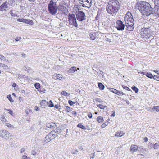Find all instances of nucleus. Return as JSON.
Here are the masks:
<instances>
[{
  "label": "nucleus",
  "mask_w": 159,
  "mask_h": 159,
  "mask_svg": "<svg viewBox=\"0 0 159 159\" xmlns=\"http://www.w3.org/2000/svg\"><path fill=\"white\" fill-rule=\"evenodd\" d=\"M120 5L119 2L116 0L109 1L107 3L106 10L110 14H115L120 10Z\"/></svg>",
  "instance_id": "nucleus-1"
},
{
  "label": "nucleus",
  "mask_w": 159,
  "mask_h": 159,
  "mask_svg": "<svg viewBox=\"0 0 159 159\" xmlns=\"http://www.w3.org/2000/svg\"><path fill=\"white\" fill-rule=\"evenodd\" d=\"M139 9L143 15L148 16L153 13L152 8L148 3L143 2H142L139 6Z\"/></svg>",
  "instance_id": "nucleus-2"
},
{
  "label": "nucleus",
  "mask_w": 159,
  "mask_h": 159,
  "mask_svg": "<svg viewBox=\"0 0 159 159\" xmlns=\"http://www.w3.org/2000/svg\"><path fill=\"white\" fill-rule=\"evenodd\" d=\"M124 20L127 29L129 31H132L134 29V20L130 12H128L124 17Z\"/></svg>",
  "instance_id": "nucleus-3"
},
{
  "label": "nucleus",
  "mask_w": 159,
  "mask_h": 159,
  "mask_svg": "<svg viewBox=\"0 0 159 159\" xmlns=\"http://www.w3.org/2000/svg\"><path fill=\"white\" fill-rule=\"evenodd\" d=\"M48 9L49 13L51 14L56 15L58 10L56 3L52 0H51L48 5Z\"/></svg>",
  "instance_id": "nucleus-4"
},
{
  "label": "nucleus",
  "mask_w": 159,
  "mask_h": 159,
  "mask_svg": "<svg viewBox=\"0 0 159 159\" xmlns=\"http://www.w3.org/2000/svg\"><path fill=\"white\" fill-rule=\"evenodd\" d=\"M58 134V133L57 131L51 132L45 137V142L46 143L48 142L51 140L54 139L56 137H57Z\"/></svg>",
  "instance_id": "nucleus-5"
},
{
  "label": "nucleus",
  "mask_w": 159,
  "mask_h": 159,
  "mask_svg": "<svg viewBox=\"0 0 159 159\" xmlns=\"http://www.w3.org/2000/svg\"><path fill=\"white\" fill-rule=\"evenodd\" d=\"M140 34L142 37L149 38L151 36V31L149 28H143L141 30Z\"/></svg>",
  "instance_id": "nucleus-6"
},
{
  "label": "nucleus",
  "mask_w": 159,
  "mask_h": 159,
  "mask_svg": "<svg viewBox=\"0 0 159 159\" xmlns=\"http://www.w3.org/2000/svg\"><path fill=\"white\" fill-rule=\"evenodd\" d=\"M0 136L6 140H10L11 139L12 135L6 130H0Z\"/></svg>",
  "instance_id": "nucleus-7"
},
{
  "label": "nucleus",
  "mask_w": 159,
  "mask_h": 159,
  "mask_svg": "<svg viewBox=\"0 0 159 159\" xmlns=\"http://www.w3.org/2000/svg\"><path fill=\"white\" fill-rule=\"evenodd\" d=\"M68 16V21L70 25L74 26L75 27H77V24L76 21L75 15L74 14H69Z\"/></svg>",
  "instance_id": "nucleus-8"
},
{
  "label": "nucleus",
  "mask_w": 159,
  "mask_h": 159,
  "mask_svg": "<svg viewBox=\"0 0 159 159\" xmlns=\"http://www.w3.org/2000/svg\"><path fill=\"white\" fill-rule=\"evenodd\" d=\"M76 18L79 21H82L85 19V16L84 13L81 11H76Z\"/></svg>",
  "instance_id": "nucleus-9"
},
{
  "label": "nucleus",
  "mask_w": 159,
  "mask_h": 159,
  "mask_svg": "<svg viewBox=\"0 0 159 159\" xmlns=\"http://www.w3.org/2000/svg\"><path fill=\"white\" fill-rule=\"evenodd\" d=\"M154 2L155 7L153 8V14L156 16H159V0H155Z\"/></svg>",
  "instance_id": "nucleus-10"
},
{
  "label": "nucleus",
  "mask_w": 159,
  "mask_h": 159,
  "mask_svg": "<svg viewBox=\"0 0 159 159\" xmlns=\"http://www.w3.org/2000/svg\"><path fill=\"white\" fill-rule=\"evenodd\" d=\"M116 27L118 30L122 31L124 30L125 25L122 21L118 20L116 21Z\"/></svg>",
  "instance_id": "nucleus-11"
},
{
  "label": "nucleus",
  "mask_w": 159,
  "mask_h": 159,
  "mask_svg": "<svg viewBox=\"0 0 159 159\" xmlns=\"http://www.w3.org/2000/svg\"><path fill=\"white\" fill-rule=\"evenodd\" d=\"M18 78L22 82H28L29 81V79L28 77L25 75H18Z\"/></svg>",
  "instance_id": "nucleus-12"
},
{
  "label": "nucleus",
  "mask_w": 159,
  "mask_h": 159,
  "mask_svg": "<svg viewBox=\"0 0 159 159\" xmlns=\"http://www.w3.org/2000/svg\"><path fill=\"white\" fill-rule=\"evenodd\" d=\"M52 78L57 80H62L64 79L63 75H61L58 74H54L52 76Z\"/></svg>",
  "instance_id": "nucleus-13"
},
{
  "label": "nucleus",
  "mask_w": 159,
  "mask_h": 159,
  "mask_svg": "<svg viewBox=\"0 0 159 159\" xmlns=\"http://www.w3.org/2000/svg\"><path fill=\"white\" fill-rule=\"evenodd\" d=\"M84 7H87L88 8H90L91 6V0H87L84 1V4L82 5Z\"/></svg>",
  "instance_id": "nucleus-14"
},
{
  "label": "nucleus",
  "mask_w": 159,
  "mask_h": 159,
  "mask_svg": "<svg viewBox=\"0 0 159 159\" xmlns=\"http://www.w3.org/2000/svg\"><path fill=\"white\" fill-rule=\"evenodd\" d=\"M138 149V146L135 145H132L130 148V152L132 153L136 152Z\"/></svg>",
  "instance_id": "nucleus-15"
},
{
  "label": "nucleus",
  "mask_w": 159,
  "mask_h": 159,
  "mask_svg": "<svg viewBox=\"0 0 159 159\" xmlns=\"http://www.w3.org/2000/svg\"><path fill=\"white\" fill-rule=\"evenodd\" d=\"M139 73H141V74L144 75L150 78H152L153 77L152 74L150 72H139Z\"/></svg>",
  "instance_id": "nucleus-16"
},
{
  "label": "nucleus",
  "mask_w": 159,
  "mask_h": 159,
  "mask_svg": "<svg viewBox=\"0 0 159 159\" xmlns=\"http://www.w3.org/2000/svg\"><path fill=\"white\" fill-rule=\"evenodd\" d=\"M7 5V2H5L4 4H2L0 6V10L1 11L5 10L8 7Z\"/></svg>",
  "instance_id": "nucleus-17"
},
{
  "label": "nucleus",
  "mask_w": 159,
  "mask_h": 159,
  "mask_svg": "<svg viewBox=\"0 0 159 159\" xmlns=\"http://www.w3.org/2000/svg\"><path fill=\"white\" fill-rule=\"evenodd\" d=\"M125 134L123 132L119 131L117 132L115 134V136L116 137H120Z\"/></svg>",
  "instance_id": "nucleus-18"
},
{
  "label": "nucleus",
  "mask_w": 159,
  "mask_h": 159,
  "mask_svg": "<svg viewBox=\"0 0 159 159\" xmlns=\"http://www.w3.org/2000/svg\"><path fill=\"white\" fill-rule=\"evenodd\" d=\"M155 111H156L157 112L159 111V105L158 106H154L150 110L151 112H153Z\"/></svg>",
  "instance_id": "nucleus-19"
},
{
  "label": "nucleus",
  "mask_w": 159,
  "mask_h": 159,
  "mask_svg": "<svg viewBox=\"0 0 159 159\" xmlns=\"http://www.w3.org/2000/svg\"><path fill=\"white\" fill-rule=\"evenodd\" d=\"M149 144L152 145V148L154 149H158L159 148V144L157 143H156L155 144H152L151 143H150Z\"/></svg>",
  "instance_id": "nucleus-20"
},
{
  "label": "nucleus",
  "mask_w": 159,
  "mask_h": 159,
  "mask_svg": "<svg viewBox=\"0 0 159 159\" xmlns=\"http://www.w3.org/2000/svg\"><path fill=\"white\" fill-rule=\"evenodd\" d=\"M24 23H25L26 24H28L30 25H32L33 24V23L32 21L31 20H30L29 19H25V21H24Z\"/></svg>",
  "instance_id": "nucleus-21"
},
{
  "label": "nucleus",
  "mask_w": 159,
  "mask_h": 159,
  "mask_svg": "<svg viewBox=\"0 0 159 159\" xmlns=\"http://www.w3.org/2000/svg\"><path fill=\"white\" fill-rule=\"evenodd\" d=\"M76 70H77L76 69V67H72L68 70V72L70 73H72L75 72Z\"/></svg>",
  "instance_id": "nucleus-22"
},
{
  "label": "nucleus",
  "mask_w": 159,
  "mask_h": 159,
  "mask_svg": "<svg viewBox=\"0 0 159 159\" xmlns=\"http://www.w3.org/2000/svg\"><path fill=\"white\" fill-rule=\"evenodd\" d=\"M89 36L91 39L94 40L96 38V34L95 33H91L89 34Z\"/></svg>",
  "instance_id": "nucleus-23"
},
{
  "label": "nucleus",
  "mask_w": 159,
  "mask_h": 159,
  "mask_svg": "<svg viewBox=\"0 0 159 159\" xmlns=\"http://www.w3.org/2000/svg\"><path fill=\"white\" fill-rule=\"evenodd\" d=\"M56 125L54 123H48L47 125V126L50 128H52L55 127Z\"/></svg>",
  "instance_id": "nucleus-24"
},
{
  "label": "nucleus",
  "mask_w": 159,
  "mask_h": 159,
  "mask_svg": "<svg viewBox=\"0 0 159 159\" xmlns=\"http://www.w3.org/2000/svg\"><path fill=\"white\" fill-rule=\"evenodd\" d=\"M0 68H2L3 69H8V67L7 65L2 63H0Z\"/></svg>",
  "instance_id": "nucleus-25"
},
{
  "label": "nucleus",
  "mask_w": 159,
  "mask_h": 159,
  "mask_svg": "<svg viewBox=\"0 0 159 159\" xmlns=\"http://www.w3.org/2000/svg\"><path fill=\"white\" fill-rule=\"evenodd\" d=\"M98 86L100 90H103L104 89V86L101 83H98Z\"/></svg>",
  "instance_id": "nucleus-26"
},
{
  "label": "nucleus",
  "mask_w": 159,
  "mask_h": 159,
  "mask_svg": "<svg viewBox=\"0 0 159 159\" xmlns=\"http://www.w3.org/2000/svg\"><path fill=\"white\" fill-rule=\"evenodd\" d=\"M97 121L99 123H102L103 121V117L99 116L98 117L97 119Z\"/></svg>",
  "instance_id": "nucleus-27"
},
{
  "label": "nucleus",
  "mask_w": 159,
  "mask_h": 159,
  "mask_svg": "<svg viewBox=\"0 0 159 159\" xmlns=\"http://www.w3.org/2000/svg\"><path fill=\"white\" fill-rule=\"evenodd\" d=\"M59 10H60L61 11V12L62 13H64V11H65L66 10V8L65 6H61V7H60L59 9Z\"/></svg>",
  "instance_id": "nucleus-28"
},
{
  "label": "nucleus",
  "mask_w": 159,
  "mask_h": 159,
  "mask_svg": "<svg viewBox=\"0 0 159 159\" xmlns=\"http://www.w3.org/2000/svg\"><path fill=\"white\" fill-rule=\"evenodd\" d=\"M41 106L43 107H45L47 104V102L45 100H43L41 102Z\"/></svg>",
  "instance_id": "nucleus-29"
},
{
  "label": "nucleus",
  "mask_w": 159,
  "mask_h": 159,
  "mask_svg": "<svg viewBox=\"0 0 159 159\" xmlns=\"http://www.w3.org/2000/svg\"><path fill=\"white\" fill-rule=\"evenodd\" d=\"M0 120L3 122H5L7 121V120L5 117L2 115H1L0 116Z\"/></svg>",
  "instance_id": "nucleus-30"
},
{
  "label": "nucleus",
  "mask_w": 159,
  "mask_h": 159,
  "mask_svg": "<svg viewBox=\"0 0 159 159\" xmlns=\"http://www.w3.org/2000/svg\"><path fill=\"white\" fill-rule=\"evenodd\" d=\"M97 73H98V75L99 76L101 77V76H102V78H103V76H104V73L103 72H102V71H98L97 72Z\"/></svg>",
  "instance_id": "nucleus-31"
},
{
  "label": "nucleus",
  "mask_w": 159,
  "mask_h": 159,
  "mask_svg": "<svg viewBox=\"0 0 159 159\" xmlns=\"http://www.w3.org/2000/svg\"><path fill=\"white\" fill-rule=\"evenodd\" d=\"M5 125L6 126L9 128L12 129L14 128L13 126L9 123H5Z\"/></svg>",
  "instance_id": "nucleus-32"
},
{
  "label": "nucleus",
  "mask_w": 159,
  "mask_h": 159,
  "mask_svg": "<svg viewBox=\"0 0 159 159\" xmlns=\"http://www.w3.org/2000/svg\"><path fill=\"white\" fill-rule=\"evenodd\" d=\"M65 110L67 112H69L71 111V108L68 106H66L65 107Z\"/></svg>",
  "instance_id": "nucleus-33"
},
{
  "label": "nucleus",
  "mask_w": 159,
  "mask_h": 159,
  "mask_svg": "<svg viewBox=\"0 0 159 159\" xmlns=\"http://www.w3.org/2000/svg\"><path fill=\"white\" fill-rule=\"evenodd\" d=\"M0 59H1L2 61H8L7 59H6L5 57L4 56L1 54H0Z\"/></svg>",
  "instance_id": "nucleus-34"
},
{
  "label": "nucleus",
  "mask_w": 159,
  "mask_h": 159,
  "mask_svg": "<svg viewBox=\"0 0 159 159\" xmlns=\"http://www.w3.org/2000/svg\"><path fill=\"white\" fill-rule=\"evenodd\" d=\"M34 86L36 89H38L40 88V84L39 83H36L34 84Z\"/></svg>",
  "instance_id": "nucleus-35"
},
{
  "label": "nucleus",
  "mask_w": 159,
  "mask_h": 159,
  "mask_svg": "<svg viewBox=\"0 0 159 159\" xmlns=\"http://www.w3.org/2000/svg\"><path fill=\"white\" fill-rule=\"evenodd\" d=\"M7 98L9 99V101L11 102H13V100H12V97L10 95H9L7 96Z\"/></svg>",
  "instance_id": "nucleus-36"
},
{
  "label": "nucleus",
  "mask_w": 159,
  "mask_h": 159,
  "mask_svg": "<svg viewBox=\"0 0 159 159\" xmlns=\"http://www.w3.org/2000/svg\"><path fill=\"white\" fill-rule=\"evenodd\" d=\"M97 107H99L101 109H103L105 107H106V106H103L102 105L99 104L97 105Z\"/></svg>",
  "instance_id": "nucleus-37"
},
{
  "label": "nucleus",
  "mask_w": 159,
  "mask_h": 159,
  "mask_svg": "<svg viewBox=\"0 0 159 159\" xmlns=\"http://www.w3.org/2000/svg\"><path fill=\"white\" fill-rule=\"evenodd\" d=\"M77 127L81 128L83 129H85V127L83 125H82L81 124L79 123L77 125Z\"/></svg>",
  "instance_id": "nucleus-38"
},
{
  "label": "nucleus",
  "mask_w": 159,
  "mask_h": 159,
  "mask_svg": "<svg viewBox=\"0 0 159 159\" xmlns=\"http://www.w3.org/2000/svg\"><path fill=\"white\" fill-rule=\"evenodd\" d=\"M109 89V90L110 91L112 92L115 94L116 93V91H117V90L116 89L114 88H110Z\"/></svg>",
  "instance_id": "nucleus-39"
},
{
  "label": "nucleus",
  "mask_w": 159,
  "mask_h": 159,
  "mask_svg": "<svg viewBox=\"0 0 159 159\" xmlns=\"http://www.w3.org/2000/svg\"><path fill=\"white\" fill-rule=\"evenodd\" d=\"M132 89L134 91H135L136 93H137L138 91V88L135 86H134V87H132Z\"/></svg>",
  "instance_id": "nucleus-40"
},
{
  "label": "nucleus",
  "mask_w": 159,
  "mask_h": 159,
  "mask_svg": "<svg viewBox=\"0 0 159 159\" xmlns=\"http://www.w3.org/2000/svg\"><path fill=\"white\" fill-rule=\"evenodd\" d=\"M153 77L154 80L157 81H159V76L154 75Z\"/></svg>",
  "instance_id": "nucleus-41"
},
{
  "label": "nucleus",
  "mask_w": 159,
  "mask_h": 159,
  "mask_svg": "<svg viewBox=\"0 0 159 159\" xmlns=\"http://www.w3.org/2000/svg\"><path fill=\"white\" fill-rule=\"evenodd\" d=\"M72 153L73 154L77 155L78 153V151L77 150H73L72 151Z\"/></svg>",
  "instance_id": "nucleus-42"
},
{
  "label": "nucleus",
  "mask_w": 159,
  "mask_h": 159,
  "mask_svg": "<svg viewBox=\"0 0 159 159\" xmlns=\"http://www.w3.org/2000/svg\"><path fill=\"white\" fill-rule=\"evenodd\" d=\"M105 41L107 42H111V39L110 38H107L106 37Z\"/></svg>",
  "instance_id": "nucleus-43"
},
{
  "label": "nucleus",
  "mask_w": 159,
  "mask_h": 159,
  "mask_svg": "<svg viewBox=\"0 0 159 159\" xmlns=\"http://www.w3.org/2000/svg\"><path fill=\"white\" fill-rule=\"evenodd\" d=\"M17 20L18 22H24V21H25V19L18 18Z\"/></svg>",
  "instance_id": "nucleus-44"
},
{
  "label": "nucleus",
  "mask_w": 159,
  "mask_h": 159,
  "mask_svg": "<svg viewBox=\"0 0 159 159\" xmlns=\"http://www.w3.org/2000/svg\"><path fill=\"white\" fill-rule=\"evenodd\" d=\"M116 94L117 95H123L124 94L122 92L119 91L117 90Z\"/></svg>",
  "instance_id": "nucleus-45"
},
{
  "label": "nucleus",
  "mask_w": 159,
  "mask_h": 159,
  "mask_svg": "<svg viewBox=\"0 0 159 159\" xmlns=\"http://www.w3.org/2000/svg\"><path fill=\"white\" fill-rule=\"evenodd\" d=\"M22 159H30V158L25 155H23L22 156Z\"/></svg>",
  "instance_id": "nucleus-46"
},
{
  "label": "nucleus",
  "mask_w": 159,
  "mask_h": 159,
  "mask_svg": "<svg viewBox=\"0 0 159 159\" xmlns=\"http://www.w3.org/2000/svg\"><path fill=\"white\" fill-rule=\"evenodd\" d=\"M21 39V37H17L15 39L16 41L17 42L20 40Z\"/></svg>",
  "instance_id": "nucleus-47"
},
{
  "label": "nucleus",
  "mask_w": 159,
  "mask_h": 159,
  "mask_svg": "<svg viewBox=\"0 0 159 159\" xmlns=\"http://www.w3.org/2000/svg\"><path fill=\"white\" fill-rule=\"evenodd\" d=\"M50 104L49 105V106L51 107H53L54 106L52 102V100H50L49 101Z\"/></svg>",
  "instance_id": "nucleus-48"
},
{
  "label": "nucleus",
  "mask_w": 159,
  "mask_h": 159,
  "mask_svg": "<svg viewBox=\"0 0 159 159\" xmlns=\"http://www.w3.org/2000/svg\"><path fill=\"white\" fill-rule=\"evenodd\" d=\"M68 103L71 106L73 105L75 103V102H73L71 100H69L68 101Z\"/></svg>",
  "instance_id": "nucleus-49"
},
{
  "label": "nucleus",
  "mask_w": 159,
  "mask_h": 159,
  "mask_svg": "<svg viewBox=\"0 0 159 159\" xmlns=\"http://www.w3.org/2000/svg\"><path fill=\"white\" fill-rule=\"evenodd\" d=\"M5 110L9 111V113L10 114H11L12 115H13V111H12L10 109H5Z\"/></svg>",
  "instance_id": "nucleus-50"
},
{
  "label": "nucleus",
  "mask_w": 159,
  "mask_h": 159,
  "mask_svg": "<svg viewBox=\"0 0 159 159\" xmlns=\"http://www.w3.org/2000/svg\"><path fill=\"white\" fill-rule=\"evenodd\" d=\"M31 153V154L33 155H35L36 154V152L34 150H32Z\"/></svg>",
  "instance_id": "nucleus-51"
},
{
  "label": "nucleus",
  "mask_w": 159,
  "mask_h": 159,
  "mask_svg": "<svg viewBox=\"0 0 159 159\" xmlns=\"http://www.w3.org/2000/svg\"><path fill=\"white\" fill-rule=\"evenodd\" d=\"M122 87L124 89H126L127 90H130V89L127 87L125 86H123Z\"/></svg>",
  "instance_id": "nucleus-52"
},
{
  "label": "nucleus",
  "mask_w": 159,
  "mask_h": 159,
  "mask_svg": "<svg viewBox=\"0 0 159 159\" xmlns=\"http://www.w3.org/2000/svg\"><path fill=\"white\" fill-rule=\"evenodd\" d=\"M35 110H36V111H40L39 108L37 107V106H35Z\"/></svg>",
  "instance_id": "nucleus-53"
},
{
  "label": "nucleus",
  "mask_w": 159,
  "mask_h": 159,
  "mask_svg": "<svg viewBox=\"0 0 159 159\" xmlns=\"http://www.w3.org/2000/svg\"><path fill=\"white\" fill-rule=\"evenodd\" d=\"M25 151V149L24 148H21L20 151V152L21 153H22Z\"/></svg>",
  "instance_id": "nucleus-54"
},
{
  "label": "nucleus",
  "mask_w": 159,
  "mask_h": 159,
  "mask_svg": "<svg viewBox=\"0 0 159 159\" xmlns=\"http://www.w3.org/2000/svg\"><path fill=\"white\" fill-rule=\"evenodd\" d=\"M66 92L65 91H62L61 93V94L64 96H66Z\"/></svg>",
  "instance_id": "nucleus-55"
},
{
  "label": "nucleus",
  "mask_w": 159,
  "mask_h": 159,
  "mask_svg": "<svg viewBox=\"0 0 159 159\" xmlns=\"http://www.w3.org/2000/svg\"><path fill=\"white\" fill-rule=\"evenodd\" d=\"M88 117L89 118H92V115L91 113H89V114H88Z\"/></svg>",
  "instance_id": "nucleus-56"
},
{
  "label": "nucleus",
  "mask_w": 159,
  "mask_h": 159,
  "mask_svg": "<svg viewBox=\"0 0 159 159\" xmlns=\"http://www.w3.org/2000/svg\"><path fill=\"white\" fill-rule=\"evenodd\" d=\"M87 0H80V3L83 5V4H84V1H86Z\"/></svg>",
  "instance_id": "nucleus-57"
},
{
  "label": "nucleus",
  "mask_w": 159,
  "mask_h": 159,
  "mask_svg": "<svg viewBox=\"0 0 159 159\" xmlns=\"http://www.w3.org/2000/svg\"><path fill=\"white\" fill-rule=\"evenodd\" d=\"M94 157V153H92V154L90 156V158H93Z\"/></svg>",
  "instance_id": "nucleus-58"
},
{
  "label": "nucleus",
  "mask_w": 159,
  "mask_h": 159,
  "mask_svg": "<svg viewBox=\"0 0 159 159\" xmlns=\"http://www.w3.org/2000/svg\"><path fill=\"white\" fill-rule=\"evenodd\" d=\"M112 112H113V113L111 115V116L114 117L115 116V112L114 111H113Z\"/></svg>",
  "instance_id": "nucleus-59"
},
{
  "label": "nucleus",
  "mask_w": 159,
  "mask_h": 159,
  "mask_svg": "<svg viewBox=\"0 0 159 159\" xmlns=\"http://www.w3.org/2000/svg\"><path fill=\"white\" fill-rule=\"evenodd\" d=\"M106 125H106L105 124H103L101 125V127L102 128H104Z\"/></svg>",
  "instance_id": "nucleus-60"
},
{
  "label": "nucleus",
  "mask_w": 159,
  "mask_h": 159,
  "mask_svg": "<svg viewBox=\"0 0 159 159\" xmlns=\"http://www.w3.org/2000/svg\"><path fill=\"white\" fill-rule=\"evenodd\" d=\"M78 148L79 149L82 150L83 149V148L81 146H79Z\"/></svg>",
  "instance_id": "nucleus-61"
},
{
  "label": "nucleus",
  "mask_w": 159,
  "mask_h": 159,
  "mask_svg": "<svg viewBox=\"0 0 159 159\" xmlns=\"http://www.w3.org/2000/svg\"><path fill=\"white\" fill-rule=\"evenodd\" d=\"M143 140H144V141L145 142H146L148 141V138H147V137H145L144 139H143Z\"/></svg>",
  "instance_id": "nucleus-62"
},
{
  "label": "nucleus",
  "mask_w": 159,
  "mask_h": 159,
  "mask_svg": "<svg viewBox=\"0 0 159 159\" xmlns=\"http://www.w3.org/2000/svg\"><path fill=\"white\" fill-rule=\"evenodd\" d=\"M155 72L158 75H159V73L158 72V70H154L153 71Z\"/></svg>",
  "instance_id": "nucleus-63"
},
{
  "label": "nucleus",
  "mask_w": 159,
  "mask_h": 159,
  "mask_svg": "<svg viewBox=\"0 0 159 159\" xmlns=\"http://www.w3.org/2000/svg\"><path fill=\"white\" fill-rule=\"evenodd\" d=\"M16 84L15 83H14L13 84L12 86L13 87L15 88V87H16Z\"/></svg>",
  "instance_id": "nucleus-64"
}]
</instances>
